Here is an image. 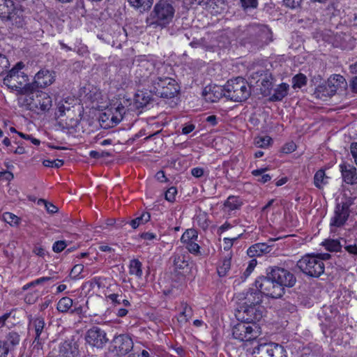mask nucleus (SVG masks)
Masks as SVG:
<instances>
[{"label": "nucleus", "instance_id": "f257e3e1", "mask_svg": "<svg viewBox=\"0 0 357 357\" xmlns=\"http://www.w3.org/2000/svg\"><path fill=\"white\" fill-rule=\"evenodd\" d=\"M17 103L20 107L39 114L50 110L52 100L48 93L36 90L33 84L30 91L17 98Z\"/></svg>", "mask_w": 357, "mask_h": 357}, {"label": "nucleus", "instance_id": "f03ea898", "mask_svg": "<svg viewBox=\"0 0 357 357\" xmlns=\"http://www.w3.org/2000/svg\"><path fill=\"white\" fill-rule=\"evenodd\" d=\"M167 68L168 66L165 63H159L156 66L152 61H141L135 70V82L148 90V84H152L153 79H157Z\"/></svg>", "mask_w": 357, "mask_h": 357}, {"label": "nucleus", "instance_id": "7ed1b4c3", "mask_svg": "<svg viewBox=\"0 0 357 357\" xmlns=\"http://www.w3.org/2000/svg\"><path fill=\"white\" fill-rule=\"evenodd\" d=\"M24 66V65L22 62H18L8 72L3 80L4 85L8 89L17 91L20 96L30 91L33 84L29 83L28 76L21 71Z\"/></svg>", "mask_w": 357, "mask_h": 357}, {"label": "nucleus", "instance_id": "20e7f679", "mask_svg": "<svg viewBox=\"0 0 357 357\" xmlns=\"http://www.w3.org/2000/svg\"><path fill=\"white\" fill-rule=\"evenodd\" d=\"M148 91L158 97L172 98L178 93L179 86L175 79L162 74L157 79H153L152 84H148Z\"/></svg>", "mask_w": 357, "mask_h": 357}, {"label": "nucleus", "instance_id": "39448f33", "mask_svg": "<svg viewBox=\"0 0 357 357\" xmlns=\"http://www.w3.org/2000/svg\"><path fill=\"white\" fill-rule=\"evenodd\" d=\"M225 97L234 102L245 101L251 94V87L241 77L229 80L225 85Z\"/></svg>", "mask_w": 357, "mask_h": 357}, {"label": "nucleus", "instance_id": "423d86ee", "mask_svg": "<svg viewBox=\"0 0 357 357\" xmlns=\"http://www.w3.org/2000/svg\"><path fill=\"white\" fill-rule=\"evenodd\" d=\"M297 268L305 275L319 278L325 270V265L314 253L306 254L296 263Z\"/></svg>", "mask_w": 357, "mask_h": 357}, {"label": "nucleus", "instance_id": "0eeeda50", "mask_svg": "<svg viewBox=\"0 0 357 357\" xmlns=\"http://www.w3.org/2000/svg\"><path fill=\"white\" fill-rule=\"evenodd\" d=\"M266 276L259 277L255 281L256 288L259 290L261 295L273 298H279L284 294V289L278 284L275 280L271 278L269 271L266 269Z\"/></svg>", "mask_w": 357, "mask_h": 357}, {"label": "nucleus", "instance_id": "6e6552de", "mask_svg": "<svg viewBox=\"0 0 357 357\" xmlns=\"http://www.w3.org/2000/svg\"><path fill=\"white\" fill-rule=\"evenodd\" d=\"M261 334V330L257 323H249L243 320L234 326L232 335L239 341H252Z\"/></svg>", "mask_w": 357, "mask_h": 357}, {"label": "nucleus", "instance_id": "1a4fd4ad", "mask_svg": "<svg viewBox=\"0 0 357 357\" xmlns=\"http://www.w3.org/2000/svg\"><path fill=\"white\" fill-rule=\"evenodd\" d=\"M0 17L18 27L23 25L22 11L14 6L12 0H0Z\"/></svg>", "mask_w": 357, "mask_h": 357}, {"label": "nucleus", "instance_id": "9d476101", "mask_svg": "<svg viewBox=\"0 0 357 357\" xmlns=\"http://www.w3.org/2000/svg\"><path fill=\"white\" fill-rule=\"evenodd\" d=\"M174 12V8L171 3L167 1L160 0L154 6L153 17L156 20L157 24L165 26L172 20Z\"/></svg>", "mask_w": 357, "mask_h": 357}, {"label": "nucleus", "instance_id": "9b49d317", "mask_svg": "<svg viewBox=\"0 0 357 357\" xmlns=\"http://www.w3.org/2000/svg\"><path fill=\"white\" fill-rule=\"evenodd\" d=\"M252 354L253 357H287L284 348L273 342L258 344L254 347Z\"/></svg>", "mask_w": 357, "mask_h": 357}, {"label": "nucleus", "instance_id": "f8f14e48", "mask_svg": "<svg viewBox=\"0 0 357 357\" xmlns=\"http://www.w3.org/2000/svg\"><path fill=\"white\" fill-rule=\"evenodd\" d=\"M352 204V198H347L336 204L334 215L331 219V227H340L345 224L349 216V207Z\"/></svg>", "mask_w": 357, "mask_h": 357}, {"label": "nucleus", "instance_id": "ddd939ff", "mask_svg": "<svg viewBox=\"0 0 357 357\" xmlns=\"http://www.w3.org/2000/svg\"><path fill=\"white\" fill-rule=\"evenodd\" d=\"M271 274V278L275 280L281 287H292L296 282V278L289 271L278 266H270L267 268Z\"/></svg>", "mask_w": 357, "mask_h": 357}, {"label": "nucleus", "instance_id": "4468645a", "mask_svg": "<svg viewBox=\"0 0 357 357\" xmlns=\"http://www.w3.org/2000/svg\"><path fill=\"white\" fill-rule=\"evenodd\" d=\"M264 307L261 305L254 306H239L236 316L238 319L249 322L257 323L263 317Z\"/></svg>", "mask_w": 357, "mask_h": 357}, {"label": "nucleus", "instance_id": "2eb2a0df", "mask_svg": "<svg viewBox=\"0 0 357 357\" xmlns=\"http://www.w3.org/2000/svg\"><path fill=\"white\" fill-rule=\"evenodd\" d=\"M29 332L34 336L33 344H41L47 338L44 319L40 317L31 319L29 324Z\"/></svg>", "mask_w": 357, "mask_h": 357}, {"label": "nucleus", "instance_id": "dca6fc26", "mask_svg": "<svg viewBox=\"0 0 357 357\" xmlns=\"http://www.w3.org/2000/svg\"><path fill=\"white\" fill-rule=\"evenodd\" d=\"M86 342L97 348H102L108 342L105 331L98 326H93L89 328L86 334Z\"/></svg>", "mask_w": 357, "mask_h": 357}, {"label": "nucleus", "instance_id": "f3484780", "mask_svg": "<svg viewBox=\"0 0 357 357\" xmlns=\"http://www.w3.org/2000/svg\"><path fill=\"white\" fill-rule=\"evenodd\" d=\"M170 259L172 260L174 271L178 273L183 274L188 270L190 256L183 248H176Z\"/></svg>", "mask_w": 357, "mask_h": 357}, {"label": "nucleus", "instance_id": "a211bd4d", "mask_svg": "<svg viewBox=\"0 0 357 357\" xmlns=\"http://www.w3.org/2000/svg\"><path fill=\"white\" fill-rule=\"evenodd\" d=\"M112 346L118 355H125L132 350L133 342L128 335L121 334L114 337Z\"/></svg>", "mask_w": 357, "mask_h": 357}, {"label": "nucleus", "instance_id": "6ab92c4d", "mask_svg": "<svg viewBox=\"0 0 357 357\" xmlns=\"http://www.w3.org/2000/svg\"><path fill=\"white\" fill-rule=\"evenodd\" d=\"M238 299L241 301L239 306L248 307L261 305L262 295L258 289H249L239 294Z\"/></svg>", "mask_w": 357, "mask_h": 357}, {"label": "nucleus", "instance_id": "aec40b11", "mask_svg": "<svg viewBox=\"0 0 357 357\" xmlns=\"http://www.w3.org/2000/svg\"><path fill=\"white\" fill-rule=\"evenodd\" d=\"M203 96L207 102H218L223 96L225 97V86L217 85L206 86L203 91Z\"/></svg>", "mask_w": 357, "mask_h": 357}, {"label": "nucleus", "instance_id": "412c9836", "mask_svg": "<svg viewBox=\"0 0 357 357\" xmlns=\"http://www.w3.org/2000/svg\"><path fill=\"white\" fill-rule=\"evenodd\" d=\"M125 113V107L119 104L113 112L112 109L105 112L102 116V121H110L111 125L109 126H114L119 123L123 119V115Z\"/></svg>", "mask_w": 357, "mask_h": 357}, {"label": "nucleus", "instance_id": "4be33fe9", "mask_svg": "<svg viewBox=\"0 0 357 357\" xmlns=\"http://www.w3.org/2000/svg\"><path fill=\"white\" fill-rule=\"evenodd\" d=\"M34 79V83L37 86L45 88L54 82V73L48 70H41L35 75Z\"/></svg>", "mask_w": 357, "mask_h": 357}, {"label": "nucleus", "instance_id": "5701e85b", "mask_svg": "<svg viewBox=\"0 0 357 357\" xmlns=\"http://www.w3.org/2000/svg\"><path fill=\"white\" fill-rule=\"evenodd\" d=\"M78 354V345L73 340H65L60 344L59 355L61 357H76Z\"/></svg>", "mask_w": 357, "mask_h": 357}, {"label": "nucleus", "instance_id": "b1692460", "mask_svg": "<svg viewBox=\"0 0 357 357\" xmlns=\"http://www.w3.org/2000/svg\"><path fill=\"white\" fill-rule=\"evenodd\" d=\"M272 247L265 243H258L250 246L247 253L250 257H260L264 254L269 253Z\"/></svg>", "mask_w": 357, "mask_h": 357}, {"label": "nucleus", "instance_id": "393cba45", "mask_svg": "<svg viewBox=\"0 0 357 357\" xmlns=\"http://www.w3.org/2000/svg\"><path fill=\"white\" fill-rule=\"evenodd\" d=\"M337 88L333 83L330 82V78L325 85L319 86L317 88L314 94L319 98L329 97L333 96L337 91Z\"/></svg>", "mask_w": 357, "mask_h": 357}, {"label": "nucleus", "instance_id": "a878e982", "mask_svg": "<svg viewBox=\"0 0 357 357\" xmlns=\"http://www.w3.org/2000/svg\"><path fill=\"white\" fill-rule=\"evenodd\" d=\"M106 298L110 301L111 304L114 307L123 304L125 307L130 306V303L128 300L123 298L122 293H114L106 295Z\"/></svg>", "mask_w": 357, "mask_h": 357}, {"label": "nucleus", "instance_id": "bb28decb", "mask_svg": "<svg viewBox=\"0 0 357 357\" xmlns=\"http://www.w3.org/2000/svg\"><path fill=\"white\" fill-rule=\"evenodd\" d=\"M289 88V84L286 83H282L281 84L278 85L274 90V93L271 96V100H282L288 94Z\"/></svg>", "mask_w": 357, "mask_h": 357}, {"label": "nucleus", "instance_id": "cd10ccee", "mask_svg": "<svg viewBox=\"0 0 357 357\" xmlns=\"http://www.w3.org/2000/svg\"><path fill=\"white\" fill-rule=\"evenodd\" d=\"M243 202L241 198L237 196H229L225 202V208L229 211H235L239 209Z\"/></svg>", "mask_w": 357, "mask_h": 357}, {"label": "nucleus", "instance_id": "c85d7f7f", "mask_svg": "<svg viewBox=\"0 0 357 357\" xmlns=\"http://www.w3.org/2000/svg\"><path fill=\"white\" fill-rule=\"evenodd\" d=\"M153 0H128L129 3L140 12L148 10L152 6Z\"/></svg>", "mask_w": 357, "mask_h": 357}, {"label": "nucleus", "instance_id": "c756f323", "mask_svg": "<svg viewBox=\"0 0 357 357\" xmlns=\"http://www.w3.org/2000/svg\"><path fill=\"white\" fill-rule=\"evenodd\" d=\"M192 316V308L187 304L183 307L182 312H181L177 317V320L181 325L185 324L191 319Z\"/></svg>", "mask_w": 357, "mask_h": 357}, {"label": "nucleus", "instance_id": "7c9ffc66", "mask_svg": "<svg viewBox=\"0 0 357 357\" xmlns=\"http://www.w3.org/2000/svg\"><path fill=\"white\" fill-rule=\"evenodd\" d=\"M151 219V215L148 212H144L140 216L132 220L129 222L130 225L133 229H137L139 225H144L148 222Z\"/></svg>", "mask_w": 357, "mask_h": 357}, {"label": "nucleus", "instance_id": "2f4dec72", "mask_svg": "<svg viewBox=\"0 0 357 357\" xmlns=\"http://www.w3.org/2000/svg\"><path fill=\"white\" fill-rule=\"evenodd\" d=\"M142 264L138 259H132L130 262L129 265V273L130 275H135L137 278H141L142 275Z\"/></svg>", "mask_w": 357, "mask_h": 357}, {"label": "nucleus", "instance_id": "473e14b6", "mask_svg": "<svg viewBox=\"0 0 357 357\" xmlns=\"http://www.w3.org/2000/svg\"><path fill=\"white\" fill-rule=\"evenodd\" d=\"M198 238L197 231L195 229H187L181 236V241L186 245L192 241H197Z\"/></svg>", "mask_w": 357, "mask_h": 357}, {"label": "nucleus", "instance_id": "72a5a7b5", "mask_svg": "<svg viewBox=\"0 0 357 357\" xmlns=\"http://www.w3.org/2000/svg\"><path fill=\"white\" fill-rule=\"evenodd\" d=\"M231 267V258L225 257L222 261L221 264L218 267L217 271L220 277L225 276Z\"/></svg>", "mask_w": 357, "mask_h": 357}, {"label": "nucleus", "instance_id": "f704fd0d", "mask_svg": "<svg viewBox=\"0 0 357 357\" xmlns=\"http://www.w3.org/2000/svg\"><path fill=\"white\" fill-rule=\"evenodd\" d=\"M73 305V300L69 297L61 298L57 303V310L61 312H67Z\"/></svg>", "mask_w": 357, "mask_h": 357}, {"label": "nucleus", "instance_id": "c9c22d12", "mask_svg": "<svg viewBox=\"0 0 357 357\" xmlns=\"http://www.w3.org/2000/svg\"><path fill=\"white\" fill-rule=\"evenodd\" d=\"M326 249L330 252H339L341 251L343 245L341 244L339 240L330 239L324 243Z\"/></svg>", "mask_w": 357, "mask_h": 357}, {"label": "nucleus", "instance_id": "e433bc0d", "mask_svg": "<svg viewBox=\"0 0 357 357\" xmlns=\"http://www.w3.org/2000/svg\"><path fill=\"white\" fill-rule=\"evenodd\" d=\"M307 82V78L303 74H298L292 78V87L294 89H300L305 86Z\"/></svg>", "mask_w": 357, "mask_h": 357}, {"label": "nucleus", "instance_id": "4c0bfd02", "mask_svg": "<svg viewBox=\"0 0 357 357\" xmlns=\"http://www.w3.org/2000/svg\"><path fill=\"white\" fill-rule=\"evenodd\" d=\"M3 220L11 226H17L20 223V218L15 214L6 212L3 214Z\"/></svg>", "mask_w": 357, "mask_h": 357}, {"label": "nucleus", "instance_id": "58836bf2", "mask_svg": "<svg viewBox=\"0 0 357 357\" xmlns=\"http://www.w3.org/2000/svg\"><path fill=\"white\" fill-rule=\"evenodd\" d=\"M20 341V335L15 331H11V332H9L8 333V335H6V341H5V342H7V346H8V344H9L12 345L13 347H15V346L19 344Z\"/></svg>", "mask_w": 357, "mask_h": 357}, {"label": "nucleus", "instance_id": "ea45409f", "mask_svg": "<svg viewBox=\"0 0 357 357\" xmlns=\"http://www.w3.org/2000/svg\"><path fill=\"white\" fill-rule=\"evenodd\" d=\"M349 169H347V167H345L344 169L342 168V176L344 178H357V176H356V168L351 166L348 167Z\"/></svg>", "mask_w": 357, "mask_h": 357}, {"label": "nucleus", "instance_id": "a19ab883", "mask_svg": "<svg viewBox=\"0 0 357 357\" xmlns=\"http://www.w3.org/2000/svg\"><path fill=\"white\" fill-rule=\"evenodd\" d=\"M271 138L269 136H264L255 139V144L260 148H265L268 146L271 142Z\"/></svg>", "mask_w": 357, "mask_h": 357}, {"label": "nucleus", "instance_id": "79ce46f5", "mask_svg": "<svg viewBox=\"0 0 357 357\" xmlns=\"http://www.w3.org/2000/svg\"><path fill=\"white\" fill-rule=\"evenodd\" d=\"M83 271L84 266L82 264H76L71 269L70 276L74 280H76L79 278V276L83 272Z\"/></svg>", "mask_w": 357, "mask_h": 357}, {"label": "nucleus", "instance_id": "37998d69", "mask_svg": "<svg viewBox=\"0 0 357 357\" xmlns=\"http://www.w3.org/2000/svg\"><path fill=\"white\" fill-rule=\"evenodd\" d=\"M9 66L10 63L7 57L3 54H0V75H2L5 72H6Z\"/></svg>", "mask_w": 357, "mask_h": 357}, {"label": "nucleus", "instance_id": "c03bdc74", "mask_svg": "<svg viewBox=\"0 0 357 357\" xmlns=\"http://www.w3.org/2000/svg\"><path fill=\"white\" fill-rule=\"evenodd\" d=\"M188 251L195 255H200V247L196 241L190 242L185 245Z\"/></svg>", "mask_w": 357, "mask_h": 357}, {"label": "nucleus", "instance_id": "a18cd8bd", "mask_svg": "<svg viewBox=\"0 0 357 357\" xmlns=\"http://www.w3.org/2000/svg\"><path fill=\"white\" fill-rule=\"evenodd\" d=\"M176 194V188L175 187H171L165 192V198L168 202H173L175 200Z\"/></svg>", "mask_w": 357, "mask_h": 357}, {"label": "nucleus", "instance_id": "49530a36", "mask_svg": "<svg viewBox=\"0 0 357 357\" xmlns=\"http://www.w3.org/2000/svg\"><path fill=\"white\" fill-rule=\"evenodd\" d=\"M67 246V242L66 241H57L54 243L52 245V250L54 252L59 253L64 250Z\"/></svg>", "mask_w": 357, "mask_h": 357}, {"label": "nucleus", "instance_id": "de8ad7c7", "mask_svg": "<svg viewBox=\"0 0 357 357\" xmlns=\"http://www.w3.org/2000/svg\"><path fill=\"white\" fill-rule=\"evenodd\" d=\"M240 1L244 10L256 8L258 5L257 0H240Z\"/></svg>", "mask_w": 357, "mask_h": 357}, {"label": "nucleus", "instance_id": "09e8293b", "mask_svg": "<svg viewBox=\"0 0 357 357\" xmlns=\"http://www.w3.org/2000/svg\"><path fill=\"white\" fill-rule=\"evenodd\" d=\"M331 83H337L341 86L344 87L347 85V82L343 76L340 75H333L330 77Z\"/></svg>", "mask_w": 357, "mask_h": 357}, {"label": "nucleus", "instance_id": "8fccbe9b", "mask_svg": "<svg viewBox=\"0 0 357 357\" xmlns=\"http://www.w3.org/2000/svg\"><path fill=\"white\" fill-rule=\"evenodd\" d=\"M256 265H257L256 259H252L250 261L247 268L244 271L242 278H243L244 279H246L251 274V273L253 271V270H254L255 267L256 266Z\"/></svg>", "mask_w": 357, "mask_h": 357}, {"label": "nucleus", "instance_id": "3c124183", "mask_svg": "<svg viewBox=\"0 0 357 357\" xmlns=\"http://www.w3.org/2000/svg\"><path fill=\"white\" fill-rule=\"evenodd\" d=\"M337 38H340V40H342V41H341L340 43V46L342 48L346 49V48H348V47H349V48L351 47L350 46H349L347 44V41H350L352 39V38L349 35H347L345 33L342 34V36L339 35V36H337Z\"/></svg>", "mask_w": 357, "mask_h": 357}, {"label": "nucleus", "instance_id": "603ef678", "mask_svg": "<svg viewBox=\"0 0 357 357\" xmlns=\"http://www.w3.org/2000/svg\"><path fill=\"white\" fill-rule=\"evenodd\" d=\"M266 171V168H261V169L253 170L252 172V174L255 176H262L261 178H271L272 176H273V175H270L268 174H265L264 173Z\"/></svg>", "mask_w": 357, "mask_h": 357}, {"label": "nucleus", "instance_id": "864d4df0", "mask_svg": "<svg viewBox=\"0 0 357 357\" xmlns=\"http://www.w3.org/2000/svg\"><path fill=\"white\" fill-rule=\"evenodd\" d=\"M9 350L7 342L0 340V357H7Z\"/></svg>", "mask_w": 357, "mask_h": 357}, {"label": "nucleus", "instance_id": "5fc2aeb1", "mask_svg": "<svg viewBox=\"0 0 357 357\" xmlns=\"http://www.w3.org/2000/svg\"><path fill=\"white\" fill-rule=\"evenodd\" d=\"M79 56H86L89 54L88 47L85 45H80L74 50Z\"/></svg>", "mask_w": 357, "mask_h": 357}, {"label": "nucleus", "instance_id": "6e6d98bb", "mask_svg": "<svg viewBox=\"0 0 357 357\" xmlns=\"http://www.w3.org/2000/svg\"><path fill=\"white\" fill-rule=\"evenodd\" d=\"M296 148V144L293 142H291L284 144V146L282 147V152L284 153H290L294 151Z\"/></svg>", "mask_w": 357, "mask_h": 357}, {"label": "nucleus", "instance_id": "4d7b16f0", "mask_svg": "<svg viewBox=\"0 0 357 357\" xmlns=\"http://www.w3.org/2000/svg\"><path fill=\"white\" fill-rule=\"evenodd\" d=\"M302 0H284V3L289 8H296L300 6Z\"/></svg>", "mask_w": 357, "mask_h": 357}, {"label": "nucleus", "instance_id": "13d9d810", "mask_svg": "<svg viewBox=\"0 0 357 357\" xmlns=\"http://www.w3.org/2000/svg\"><path fill=\"white\" fill-rule=\"evenodd\" d=\"M191 174L195 178L205 176L204 169L202 167H195L191 169Z\"/></svg>", "mask_w": 357, "mask_h": 357}, {"label": "nucleus", "instance_id": "bf43d9fd", "mask_svg": "<svg viewBox=\"0 0 357 357\" xmlns=\"http://www.w3.org/2000/svg\"><path fill=\"white\" fill-rule=\"evenodd\" d=\"M195 128V126L192 123L185 124L182 128V134L188 135L192 132Z\"/></svg>", "mask_w": 357, "mask_h": 357}, {"label": "nucleus", "instance_id": "052dcab7", "mask_svg": "<svg viewBox=\"0 0 357 357\" xmlns=\"http://www.w3.org/2000/svg\"><path fill=\"white\" fill-rule=\"evenodd\" d=\"M89 284L91 288H94L96 286H97L98 288H100L102 286L101 278L95 277L89 281Z\"/></svg>", "mask_w": 357, "mask_h": 357}, {"label": "nucleus", "instance_id": "680f3d73", "mask_svg": "<svg viewBox=\"0 0 357 357\" xmlns=\"http://www.w3.org/2000/svg\"><path fill=\"white\" fill-rule=\"evenodd\" d=\"M140 237L146 241H153L156 238V235L151 232H144L140 234Z\"/></svg>", "mask_w": 357, "mask_h": 357}, {"label": "nucleus", "instance_id": "e2e57ef3", "mask_svg": "<svg viewBox=\"0 0 357 357\" xmlns=\"http://www.w3.org/2000/svg\"><path fill=\"white\" fill-rule=\"evenodd\" d=\"M45 207L49 213L53 214L58 211V208L53 204L48 202L45 203Z\"/></svg>", "mask_w": 357, "mask_h": 357}, {"label": "nucleus", "instance_id": "0e129e2a", "mask_svg": "<svg viewBox=\"0 0 357 357\" xmlns=\"http://www.w3.org/2000/svg\"><path fill=\"white\" fill-rule=\"evenodd\" d=\"M351 153L356 164L357 165V142H354L351 144Z\"/></svg>", "mask_w": 357, "mask_h": 357}, {"label": "nucleus", "instance_id": "69168bd1", "mask_svg": "<svg viewBox=\"0 0 357 357\" xmlns=\"http://www.w3.org/2000/svg\"><path fill=\"white\" fill-rule=\"evenodd\" d=\"M206 121L213 126L217 125L218 123L217 117L215 115H211L207 116L206 119Z\"/></svg>", "mask_w": 357, "mask_h": 357}, {"label": "nucleus", "instance_id": "338daca9", "mask_svg": "<svg viewBox=\"0 0 357 357\" xmlns=\"http://www.w3.org/2000/svg\"><path fill=\"white\" fill-rule=\"evenodd\" d=\"M24 301L26 303H27L29 304H33L36 302V298L32 294H27L24 298Z\"/></svg>", "mask_w": 357, "mask_h": 357}, {"label": "nucleus", "instance_id": "774afa93", "mask_svg": "<svg viewBox=\"0 0 357 357\" xmlns=\"http://www.w3.org/2000/svg\"><path fill=\"white\" fill-rule=\"evenodd\" d=\"M6 178V179L13 178L14 175L13 174V173H11L9 171L1 172H0V178Z\"/></svg>", "mask_w": 357, "mask_h": 357}]
</instances>
